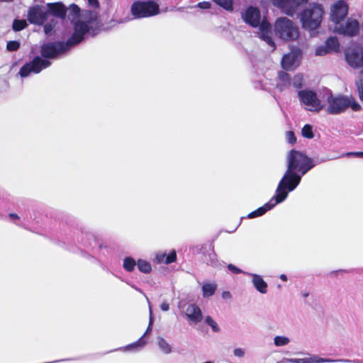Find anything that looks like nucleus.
<instances>
[{
	"mask_svg": "<svg viewBox=\"0 0 363 363\" xmlns=\"http://www.w3.org/2000/svg\"><path fill=\"white\" fill-rule=\"evenodd\" d=\"M197 6L202 9H207L210 8L211 4L208 1H202V2H199Z\"/></svg>",
	"mask_w": 363,
	"mask_h": 363,
	"instance_id": "a19ab883",
	"label": "nucleus"
},
{
	"mask_svg": "<svg viewBox=\"0 0 363 363\" xmlns=\"http://www.w3.org/2000/svg\"><path fill=\"white\" fill-rule=\"evenodd\" d=\"M50 13L55 16L63 19L66 15V8L61 3L48 4Z\"/></svg>",
	"mask_w": 363,
	"mask_h": 363,
	"instance_id": "412c9836",
	"label": "nucleus"
},
{
	"mask_svg": "<svg viewBox=\"0 0 363 363\" xmlns=\"http://www.w3.org/2000/svg\"><path fill=\"white\" fill-rule=\"evenodd\" d=\"M361 74L363 75V69L361 71Z\"/></svg>",
	"mask_w": 363,
	"mask_h": 363,
	"instance_id": "864d4df0",
	"label": "nucleus"
},
{
	"mask_svg": "<svg viewBox=\"0 0 363 363\" xmlns=\"http://www.w3.org/2000/svg\"><path fill=\"white\" fill-rule=\"evenodd\" d=\"M287 192L283 191L277 186L276 189V194L270 199V201L256 211L251 212L248 215V218H252L262 216L266 212L274 207L277 204L283 202L287 198Z\"/></svg>",
	"mask_w": 363,
	"mask_h": 363,
	"instance_id": "1a4fd4ad",
	"label": "nucleus"
},
{
	"mask_svg": "<svg viewBox=\"0 0 363 363\" xmlns=\"http://www.w3.org/2000/svg\"><path fill=\"white\" fill-rule=\"evenodd\" d=\"M20 47V43L18 41H9L7 43L6 48L9 51H16Z\"/></svg>",
	"mask_w": 363,
	"mask_h": 363,
	"instance_id": "c9c22d12",
	"label": "nucleus"
},
{
	"mask_svg": "<svg viewBox=\"0 0 363 363\" xmlns=\"http://www.w3.org/2000/svg\"><path fill=\"white\" fill-rule=\"evenodd\" d=\"M347 156H354L357 157H363V151L362 152H350L346 153Z\"/></svg>",
	"mask_w": 363,
	"mask_h": 363,
	"instance_id": "37998d69",
	"label": "nucleus"
},
{
	"mask_svg": "<svg viewBox=\"0 0 363 363\" xmlns=\"http://www.w3.org/2000/svg\"><path fill=\"white\" fill-rule=\"evenodd\" d=\"M348 9V4L342 0L337 1L331 5L330 18L334 26L341 23L347 15Z\"/></svg>",
	"mask_w": 363,
	"mask_h": 363,
	"instance_id": "ddd939ff",
	"label": "nucleus"
},
{
	"mask_svg": "<svg viewBox=\"0 0 363 363\" xmlns=\"http://www.w3.org/2000/svg\"><path fill=\"white\" fill-rule=\"evenodd\" d=\"M160 308L163 311H167L169 309V305L167 302L164 301L161 303Z\"/></svg>",
	"mask_w": 363,
	"mask_h": 363,
	"instance_id": "49530a36",
	"label": "nucleus"
},
{
	"mask_svg": "<svg viewBox=\"0 0 363 363\" xmlns=\"http://www.w3.org/2000/svg\"><path fill=\"white\" fill-rule=\"evenodd\" d=\"M137 265L138 269L143 273H150L152 270L151 264L144 259H138Z\"/></svg>",
	"mask_w": 363,
	"mask_h": 363,
	"instance_id": "a878e982",
	"label": "nucleus"
},
{
	"mask_svg": "<svg viewBox=\"0 0 363 363\" xmlns=\"http://www.w3.org/2000/svg\"><path fill=\"white\" fill-rule=\"evenodd\" d=\"M280 279L284 281H286L287 280V277L285 274H281Z\"/></svg>",
	"mask_w": 363,
	"mask_h": 363,
	"instance_id": "8fccbe9b",
	"label": "nucleus"
},
{
	"mask_svg": "<svg viewBox=\"0 0 363 363\" xmlns=\"http://www.w3.org/2000/svg\"><path fill=\"white\" fill-rule=\"evenodd\" d=\"M280 80L283 82V84H280L277 85V88L280 91H283L285 87L290 84V77L289 75L286 73H283L279 75Z\"/></svg>",
	"mask_w": 363,
	"mask_h": 363,
	"instance_id": "c756f323",
	"label": "nucleus"
},
{
	"mask_svg": "<svg viewBox=\"0 0 363 363\" xmlns=\"http://www.w3.org/2000/svg\"><path fill=\"white\" fill-rule=\"evenodd\" d=\"M323 9L321 5L313 3L300 13L303 28L312 31L317 29L322 21Z\"/></svg>",
	"mask_w": 363,
	"mask_h": 363,
	"instance_id": "20e7f679",
	"label": "nucleus"
},
{
	"mask_svg": "<svg viewBox=\"0 0 363 363\" xmlns=\"http://www.w3.org/2000/svg\"><path fill=\"white\" fill-rule=\"evenodd\" d=\"M217 286L214 283H204L202 286V294L204 298L211 296L214 294Z\"/></svg>",
	"mask_w": 363,
	"mask_h": 363,
	"instance_id": "4be33fe9",
	"label": "nucleus"
},
{
	"mask_svg": "<svg viewBox=\"0 0 363 363\" xmlns=\"http://www.w3.org/2000/svg\"><path fill=\"white\" fill-rule=\"evenodd\" d=\"M271 3L282 13L293 16L299 6L306 3V0H271Z\"/></svg>",
	"mask_w": 363,
	"mask_h": 363,
	"instance_id": "9d476101",
	"label": "nucleus"
},
{
	"mask_svg": "<svg viewBox=\"0 0 363 363\" xmlns=\"http://www.w3.org/2000/svg\"><path fill=\"white\" fill-rule=\"evenodd\" d=\"M333 30L345 36H356L359 32V23L357 20L350 18L344 23H340L334 26Z\"/></svg>",
	"mask_w": 363,
	"mask_h": 363,
	"instance_id": "f8f14e48",
	"label": "nucleus"
},
{
	"mask_svg": "<svg viewBox=\"0 0 363 363\" xmlns=\"http://www.w3.org/2000/svg\"><path fill=\"white\" fill-rule=\"evenodd\" d=\"M69 10L74 15H77L79 12V8L74 4L70 6Z\"/></svg>",
	"mask_w": 363,
	"mask_h": 363,
	"instance_id": "a18cd8bd",
	"label": "nucleus"
},
{
	"mask_svg": "<svg viewBox=\"0 0 363 363\" xmlns=\"http://www.w3.org/2000/svg\"><path fill=\"white\" fill-rule=\"evenodd\" d=\"M50 13L44 7L36 5L31 7L28 12V20L30 23L42 25L48 19Z\"/></svg>",
	"mask_w": 363,
	"mask_h": 363,
	"instance_id": "2eb2a0df",
	"label": "nucleus"
},
{
	"mask_svg": "<svg viewBox=\"0 0 363 363\" xmlns=\"http://www.w3.org/2000/svg\"><path fill=\"white\" fill-rule=\"evenodd\" d=\"M285 137L286 141L290 144H294L296 142V138L293 131H287Z\"/></svg>",
	"mask_w": 363,
	"mask_h": 363,
	"instance_id": "e433bc0d",
	"label": "nucleus"
},
{
	"mask_svg": "<svg viewBox=\"0 0 363 363\" xmlns=\"http://www.w3.org/2000/svg\"><path fill=\"white\" fill-rule=\"evenodd\" d=\"M303 82V76L301 74H296L294 77L291 84L296 88H300Z\"/></svg>",
	"mask_w": 363,
	"mask_h": 363,
	"instance_id": "f704fd0d",
	"label": "nucleus"
},
{
	"mask_svg": "<svg viewBox=\"0 0 363 363\" xmlns=\"http://www.w3.org/2000/svg\"><path fill=\"white\" fill-rule=\"evenodd\" d=\"M252 277V282L255 288L261 294H266L267 291V284L260 275L252 273H245Z\"/></svg>",
	"mask_w": 363,
	"mask_h": 363,
	"instance_id": "aec40b11",
	"label": "nucleus"
},
{
	"mask_svg": "<svg viewBox=\"0 0 363 363\" xmlns=\"http://www.w3.org/2000/svg\"><path fill=\"white\" fill-rule=\"evenodd\" d=\"M348 65L353 68H359L363 65V51L362 49H349L345 53Z\"/></svg>",
	"mask_w": 363,
	"mask_h": 363,
	"instance_id": "dca6fc26",
	"label": "nucleus"
},
{
	"mask_svg": "<svg viewBox=\"0 0 363 363\" xmlns=\"http://www.w3.org/2000/svg\"><path fill=\"white\" fill-rule=\"evenodd\" d=\"M328 106L326 111L328 113L336 115L344 112L348 107L353 111H359L360 105L352 98L342 96H333L327 98Z\"/></svg>",
	"mask_w": 363,
	"mask_h": 363,
	"instance_id": "423d86ee",
	"label": "nucleus"
},
{
	"mask_svg": "<svg viewBox=\"0 0 363 363\" xmlns=\"http://www.w3.org/2000/svg\"><path fill=\"white\" fill-rule=\"evenodd\" d=\"M233 354L236 357H243L244 355H245V351L244 350L241 349V348H235L234 350H233Z\"/></svg>",
	"mask_w": 363,
	"mask_h": 363,
	"instance_id": "ea45409f",
	"label": "nucleus"
},
{
	"mask_svg": "<svg viewBox=\"0 0 363 363\" xmlns=\"http://www.w3.org/2000/svg\"><path fill=\"white\" fill-rule=\"evenodd\" d=\"M242 18L245 23L251 26H259V35L260 38L271 47L272 50H275L276 45L272 36L271 25L266 20H263L260 22L261 16L259 10L257 8L250 6L245 13H242Z\"/></svg>",
	"mask_w": 363,
	"mask_h": 363,
	"instance_id": "7ed1b4c3",
	"label": "nucleus"
},
{
	"mask_svg": "<svg viewBox=\"0 0 363 363\" xmlns=\"http://www.w3.org/2000/svg\"><path fill=\"white\" fill-rule=\"evenodd\" d=\"M205 322L211 328L213 332L218 333L220 331L218 325L211 316H207L205 319Z\"/></svg>",
	"mask_w": 363,
	"mask_h": 363,
	"instance_id": "2f4dec72",
	"label": "nucleus"
},
{
	"mask_svg": "<svg viewBox=\"0 0 363 363\" xmlns=\"http://www.w3.org/2000/svg\"><path fill=\"white\" fill-rule=\"evenodd\" d=\"M145 298L148 302V304H149V312H150V320H149V325H148V327L145 331V333H144V335L138 340L136 341L135 342H133L129 345H128L126 347H125V350H138L139 348H141L143 347V346H145L146 345V341L143 339V337L147 335L151 330H152V325L153 324V316H152V308H151V306H150V303L148 301V298L147 297L145 296Z\"/></svg>",
	"mask_w": 363,
	"mask_h": 363,
	"instance_id": "a211bd4d",
	"label": "nucleus"
},
{
	"mask_svg": "<svg viewBox=\"0 0 363 363\" xmlns=\"http://www.w3.org/2000/svg\"><path fill=\"white\" fill-rule=\"evenodd\" d=\"M160 13L159 4L155 1H137L131 6V13L135 18H149Z\"/></svg>",
	"mask_w": 363,
	"mask_h": 363,
	"instance_id": "0eeeda50",
	"label": "nucleus"
},
{
	"mask_svg": "<svg viewBox=\"0 0 363 363\" xmlns=\"http://www.w3.org/2000/svg\"><path fill=\"white\" fill-rule=\"evenodd\" d=\"M284 362L289 363H325V362H350L347 359H325L320 357L317 355H311L304 358H291V359H284L283 360Z\"/></svg>",
	"mask_w": 363,
	"mask_h": 363,
	"instance_id": "f3484780",
	"label": "nucleus"
},
{
	"mask_svg": "<svg viewBox=\"0 0 363 363\" xmlns=\"http://www.w3.org/2000/svg\"><path fill=\"white\" fill-rule=\"evenodd\" d=\"M302 52L298 48H293L291 52L284 55L281 60V66L286 70H292L296 68L301 62Z\"/></svg>",
	"mask_w": 363,
	"mask_h": 363,
	"instance_id": "4468645a",
	"label": "nucleus"
},
{
	"mask_svg": "<svg viewBox=\"0 0 363 363\" xmlns=\"http://www.w3.org/2000/svg\"><path fill=\"white\" fill-rule=\"evenodd\" d=\"M99 28L96 12L85 11L74 23V32L66 44L62 43H47L42 46L41 54L44 57L54 58L66 52L70 46L79 43L86 34L94 35Z\"/></svg>",
	"mask_w": 363,
	"mask_h": 363,
	"instance_id": "f257e3e1",
	"label": "nucleus"
},
{
	"mask_svg": "<svg viewBox=\"0 0 363 363\" xmlns=\"http://www.w3.org/2000/svg\"><path fill=\"white\" fill-rule=\"evenodd\" d=\"M313 159L302 152L292 150L287 155V169L278 184L283 191H294L299 184L301 177L315 167Z\"/></svg>",
	"mask_w": 363,
	"mask_h": 363,
	"instance_id": "f03ea898",
	"label": "nucleus"
},
{
	"mask_svg": "<svg viewBox=\"0 0 363 363\" xmlns=\"http://www.w3.org/2000/svg\"><path fill=\"white\" fill-rule=\"evenodd\" d=\"M13 0H0V2H11V1H13Z\"/></svg>",
	"mask_w": 363,
	"mask_h": 363,
	"instance_id": "603ef678",
	"label": "nucleus"
},
{
	"mask_svg": "<svg viewBox=\"0 0 363 363\" xmlns=\"http://www.w3.org/2000/svg\"><path fill=\"white\" fill-rule=\"evenodd\" d=\"M10 217L12 218H18V216L15 213H11Z\"/></svg>",
	"mask_w": 363,
	"mask_h": 363,
	"instance_id": "3c124183",
	"label": "nucleus"
},
{
	"mask_svg": "<svg viewBox=\"0 0 363 363\" xmlns=\"http://www.w3.org/2000/svg\"><path fill=\"white\" fill-rule=\"evenodd\" d=\"M27 26L26 20H16L13 23L14 30L19 31L25 28Z\"/></svg>",
	"mask_w": 363,
	"mask_h": 363,
	"instance_id": "72a5a7b5",
	"label": "nucleus"
},
{
	"mask_svg": "<svg viewBox=\"0 0 363 363\" xmlns=\"http://www.w3.org/2000/svg\"><path fill=\"white\" fill-rule=\"evenodd\" d=\"M210 258H211V264H214L216 261V255L214 252H212L211 255H210Z\"/></svg>",
	"mask_w": 363,
	"mask_h": 363,
	"instance_id": "09e8293b",
	"label": "nucleus"
},
{
	"mask_svg": "<svg viewBox=\"0 0 363 363\" xmlns=\"http://www.w3.org/2000/svg\"><path fill=\"white\" fill-rule=\"evenodd\" d=\"M57 25V21L55 18L50 19L49 22L46 23L44 26V31L46 35H51L54 28Z\"/></svg>",
	"mask_w": 363,
	"mask_h": 363,
	"instance_id": "c85d7f7f",
	"label": "nucleus"
},
{
	"mask_svg": "<svg viewBox=\"0 0 363 363\" xmlns=\"http://www.w3.org/2000/svg\"><path fill=\"white\" fill-rule=\"evenodd\" d=\"M330 53L328 48L325 45H318L315 49V55L316 56H323Z\"/></svg>",
	"mask_w": 363,
	"mask_h": 363,
	"instance_id": "473e14b6",
	"label": "nucleus"
},
{
	"mask_svg": "<svg viewBox=\"0 0 363 363\" xmlns=\"http://www.w3.org/2000/svg\"><path fill=\"white\" fill-rule=\"evenodd\" d=\"M300 102L307 111L319 112L323 108V104L316 93L312 90L304 89L298 92Z\"/></svg>",
	"mask_w": 363,
	"mask_h": 363,
	"instance_id": "6e6552de",
	"label": "nucleus"
},
{
	"mask_svg": "<svg viewBox=\"0 0 363 363\" xmlns=\"http://www.w3.org/2000/svg\"><path fill=\"white\" fill-rule=\"evenodd\" d=\"M184 312L187 318L193 323H200L202 320V312L195 304L187 305Z\"/></svg>",
	"mask_w": 363,
	"mask_h": 363,
	"instance_id": "6ab92c4d",
	"label": "nucleus"
},
{
	"mask_svg": "<svg viewBox=\"0 0 363 363\" xmlns=\"http://www.w3.org/2000/svg\"><path fill=\"white\" fill-rule=\"evenodd\" d=\"M157 344L160 350L165 354H169L172 352V346L163 338H157Z\"/></svg>",
	"mask_w": 363,
	"mask_h": 363,
	"instance_id": "5701e85b",
	"label": "nucleus"
},
{
	"mask_svg": "<svg viewBox=\"0 0 363 363\" xmlns=\"http://www.w3.org/2000/svg\"><path fill=\"white\" fill-rule=\"evenodd\" d=\"M301 134L304 138H306L308 139L313 138L314 135H313L312 126L308 124L305 125L301 130Z\"/></svg>",
	"mask_w": 363,
	"mask_h": 363,
	"instance_id": "7c9ffc66",
	"label": "nucleus"
},
{
	"mask_svg": "<svg viewBox=\"0 0 363 363\" xmlns=\"http://www.w3.org/2000/svg\"><path fill=\"white\" fill-rule=\"evenodd\" d=\"M325 45L330 52H336L339 49V43L335 37H330L325 41Z\"/></svg>",
	"mask_w": 363,
	"mask_h": 363,
	"instance_id": "b1692460",
	"label": "nucleus"
},
{
	"mask_svg": "<svg viewBox=\"0 0 363 363\" xmlns=\"http://www.w3.org/2000/svg\"><path fill=\"white\" fill-rule=\"evenodd\" d=\"M216 4L223 8L224 9L232 11L233 9V0H213Z\"/></svg>",
	"mask_w": 363,
	"mask_h": 363,
	"instance_id": "bb28decb",
	"label": "nucleus"
},
{
	"mask_svg": "<svg viewBox=\"0 0 363 363\" xmlns=\"http://www.w3.org/2000/svg\"><path fill=\"white\" fill-rule=\"evenodd\" d=\"M273 340L276 347L286 346L291 341L289 337L284 335H276Z\"/></svg>",
	"mask_w": 363,
	"mask_h": 363,
	"instance_id": "393cba45",
	"label": "nucleus"
},
{
	"mask_svg": "<svg viewBox=\"0 0 363 363\" xmlns=\"http://www.w3.org/2000/svg\"><path fill=\"white\" fill-rule=\"evenodd\" d=\"M88 3L89 5L93 9H96L99 6L98 0H88Z\"/></svg>",
	"mask_w": 363,
	"mask_h": 363,
	"instance_id": "c03bdc74",
	"label": "nucleus"
},
{
	"mask_svg": "<svg viewBox=\"0 0 363 363\" xmlns=\"http://www.w3.org/2000/svg\"><path fill=\"white\" fill-rule=\"evenodd\" d=\"M166 258V254L162 252H157L155 255V259L157 263H164V260Z\"/></svg>",
	"mask_w": 363,
	"mask_h": 363,
	"instance_id": "58836bf2",
	"label": "nucleus"
},
{
	"mask_svg": "<svg viewBox=\"0 0 363 363\" xmlns=\"http://www.w3.org/2000/svg\"><path fill=\"white\" fill-rule=\"evenodd\" d=\"M228 269L231 271L233 273H235V274H238V273H241L242 272V271L241 269H240L239 268H238L237 267L234 266L233 264H228Z\"/></svg>",
	"mask_w": 363,
	"mask_h": 363,
	"instance_id": "79ce46f5",
	"label": "nucleus"
},
{
	"mask_svg": "<svg viewBox=\"0 0 363 363\" xmlns=\"http://www.w3.org/2000/svg\"><path fill=\"white\" fill-rule=\"evenodd\" d=\"M136 262L132 257H125L123 260V268L128 272H132L135 267Z\"/></svg>",
	"mask_w": 363,
	"mask_h": 363,
	"instance_id": "cd10ccee",
	"label": "nucleus"
},
{
	"mask_svg": "<svg viewBox=\"0 0 363 363\" xmlns=\"http://www.w3.org/2000/svg\"><path fill=\"white\" fill-rule=\"evenodd\" d=\"M50 65V62L49 60L36 57L32 62L26 64L21 68L19 74L22 77H26L30 73H39L42 69L48 67Z\"/></svg>",
	"mask_w": 363,
	"mask_h": 363,
	"instance_id": "9b49d317",
	"label": "nucleus"
},
{
	"mask_svg": "<svg viewBox=\"0 0 363 363\" xmlns=\"http://www.w3.org/2000/svg\"><path fill=\"white\" fill-rule=\"evenodd\" d=\"M177 255L176 252L172 251L171 253H169L168 255H166V258L164 260L165 264H170L172 262H174L176 260Z\"/></svg>",
	"mask_w": 363,
	"mask_h": 363,
	"instance_id": "4c0bfd02",
	"label": "nucleus"
},
{
	"mask_svg": "<svg viewBox=\"0 0 363 363\" xmlns=\"http://www.w3.org/2000/svg\"><path fill=\"white\" fill-rule=\"evenodd\" d=\"M275 34L285 41H293L298 38L299 28L293 21L286 17H279L274 23Z\"/></svg>",
	"mask_w": 363,
	"mask_h": 363,
	"instance_id": "39448f33",
	"label": "nucleus"
},
{
	"mask_svg": "<svg viewBox=\"0 0 363 363\" xmlns=\"http://www.w3.org/2000/svg\"><path fill=\"white\" fill-rule=\"evenodd\" d=\"M222 297L225 299H228L231 297L230 293L229 291H223L222 294Z\"/></svg>",
	"mask_w": 363,
	"mask_h": 363,
	"instance_id": "de8ad7c7",
	"label": "nucleus"
}]
</instances>
